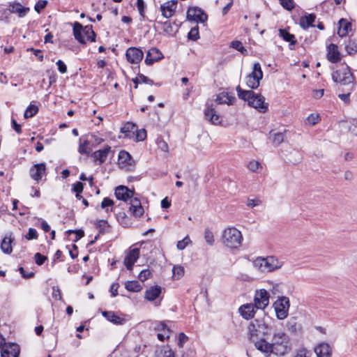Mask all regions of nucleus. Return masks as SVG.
Masks as SVG:
<instances>
[{
	"instance_id": "de8ad7c7",
	"label": "nucleus",
	"mask_w": 357,
	"mask_h": 357,
	"mask_svg": "<svg viewBox=\"0 0 357 357\" xmlns=\"http://www.w3.org/2000/svg\"><path fill=\"white\" fill-rule=\"evenodd\" d=\"M131 155L126 151H121L119 153V160L123 163H129Z\"/></svg>"
},
{
	"instance_id": "ea45409f",
	"label": "nucleus",
	"mask_w": 357,
	"mask_h": 357,
	"mask_svg": "<svg viewBox=\"0 0 357 357\" xmlns=\"http://www.w3.org/2000/svg\"><path fill=\"white\" fill-rule=\"evenodd\" d=\"M38 107L35 105H30L25 110L24 116L25 119L33 117L37 114Z\"/></svg>"
},
{
	"instance_id": "dca6fc26",
	"label": "nucleus",
	"mask_w": 357,
	"mask_h": 357,
	"mask_svg": "<svg viewBox=\"0 0 357 357\" xmlns=\"http://www.w3.org/2000/svg\"><path fill=\"white\" fill-rule=\"evenodd\" d=\"M176 0L168 1L165 3L162 4L160 6L162 15L165 18H169L172 17L176 10Z\"/></svg>"
},
{
	"instance_id": "a211bd4d",
	"label": "nucleus",
	"mask_w": 357,
	"mask_h": 357,
	"mask_svg": "<svg viewBox=\"0 0 357 357\" xmlns=\"http://www.w3.org/2000/svg\"><path fill=\"white\" fill-rule=\"evenodd\" d=\"M110 151L111 147L107 145L105 146L104 149L93 152L91 157L93 158L94 162L98 165H101L105 162Z\"/></svg>"
},
{
	"instance_id": "f704fd0d",
	"label": "nucleus",
	"mask_w": 357,
	"mask_h": 357,
	"mask_svg": "<svg viewBox=\"0 0 357 357\" xmlns=\"http://www.w3.org/2000/svg\"><path fill=\"white\" fill-rule=\"evenodd\" d=\"M185 271L182 266H174L172 268V278L174 280H179L184 275Z\"/></svg>"
},
{
	"instance_id": "a18cd8bd",
	"label": "nucleus",
	"mask_w": 357,
	"mask_h": 357,
	"mask_svg": "<svg viewBox=\"0 0 357 357\" xmlns=\"http://www.w3.org/2000/svg\"><path fill=\"white\" fill-rule=\"evenodd\" d=\"M281 6L287 10H291L295 7L294 0H279Z\"/></svg>"
},
{
	"instance_id": "423d86ee",
	"label": "nucleus",
	"mask_w": 357,
	"mask_h": 357,
	"mask_svg": "<svg viewBox=\"0 0 357 357\" xmlns=\"http://www.w3.org/2000/svg\"><path fill=\"white\" fill-rule=\"evenodd\" d=\"M270 332L269 326L262 321L257 319L252 321L248 327V334L250 341L255 342L258 339L264 338Z\"/></svg>"
},
{
	"instance_id": "412c9836",
	"label": "nucleus",
	"mask_w": 357,
	"mask_h": 357,
	"mask_svg": "<svg viewBox=\"0 0 357 357\" xmlns=\"http://www.w3.org/2000/svg\"><path fill=\"white\" fill-rule=\"evenodd\" d=\"M257 306L252 303H247L241 305L238 311L241 315L245 319H250L254 317Z\"/></svg>"
},
{
	"instance_id": "b1692460",
	"label": "nucleus",
	"mask_w": 357,
	"mask_h": 357,
	"mask_svg": "<svg viewBox=\"0 0 357 357\" xmlns=\"http://www.w3.org/2000/svg\"><path fill=\"white\" fill-rule=\"evenodd\" d=\"M102 314L107 320L114 324L123 325L126 322L125 319L119 317L113 311H103Z\"/></svg>"
},
{
	"instance_id": "0eeeda50",
	"label": "nucleus",
	"mask_w": 357,
	"mask_h": 357,
	"mask_svg": "<svg viewBox=\"0 0 357 357\" xmlns=\"http://www.w3.org/2000/svg\"><path fill=\"white\" fill-rule=\"evenodd\" d=\"M243 236L241 232L235 227L226 229L222 234L223 244L231 249L239 248L242 243Z\"/></svg>"
},
{
	"instance_id": "09e8293b",
	"label": "nucleus",
	"mask_w": 357,
	"mask_h": 357,
	"mask_svg": "<svg viewBox=\"0 0 357 357\" xmlns=\"http://www.w3.org/2000/svg\"><path fill=\"white\" fill-rule=\"evenodd\" d=\"M135 130H136V126L134 123H130V122H128L127 123H126L121 128V131L123 133H128V132H134L135 131Z\"/></svg>"
},
{
	"instance_id": "20e7f679",
	"label": "nucleus",
	"mask_w": 357,
	"mask_h": 357,
	"mask_svg": "<svg viewBox=\"0 0 357 357\" xmlns=\"http://www.w3.org/2000/svg\"><path fill=\"white\" fill-rule=\"evenodd\" d=\"M252 264L255 268L265 273L280 268L282 263L273 256H268L266 257H257L253 261Z\"/></svg>"
},
{
	"instance_id": "bf43d9fd",
	"label": "nucleus",
	"mask_w": 357,
	"mask_h": 357,
	"mask_svg": "<svg viewBox=\"0 0 357 357\" xmlns=\"http://www.w3.org/2000/svg\"><path fill=\"white\" fill-rule=\"evenodd\" d=\"M136 131V139L137 141H143L146 137V131L144 129H141Z\"/></svg>"
},
{
	"instance_id": "a19ab883",
	"label": "nucleus",
	"mask_w": 357,
	"mask_h": 357,
	"mask_svg": "<svg viewBox=\"0 0 357 357\" xmlns=\"http://www.w3.org/2000/svg\"><path fill=\"white\" fill-rule=\"evenodd\" d=\"M144 297L147 301H155L156 299V286H153L150 289L146 290Z\"/></svg>"
},
{
	"instance_id": "9b49d317",
	"label": "nucleus",
	"mask_w": 357,
	"mask_h": 357,
	"mask_svg": "<svg viewBox=\"0 0 357 357\" xmlns=\"http://www.w3.org/2000/svg\"><path fill=\"white\" fill-rule=\"evenodd\" d=\"M187 19L189 21L204 23L207 19L208 16L205 12L197 6L190 7L187 11Z\"/></svg>"
},
{
	"instance_id": "e2e57ef3",
	"label": "nucleus",
	"mask_w": 357,
	"mask_h": 357,
	"mask_svg": "<svg viewBox=\"0 0 357 357\" xmlns=\"http://www.w3.org/2000/svg\"><path fill=\"white\" fill-rule=\"evenodd\" d=\"M56 64L57 65L58 70L61 73H66L67 72V66L61 60L57 61Z\"/></svg>"
},
{
	"instance_id": "6ab92c4d",
	"label": "nucleus",
	"mask_w": 357,
	"mask_h": 357,
	"mask_svg": "<svg viewBox=\"0 0 357 357\" xmlns=\"http://www.w3.org/2000/svg\"><path fill=\"white\" fill-rule=\"evenodd\" d=\"M169 322V321H162L158 323V331L162 332L158 333V340L163 342L165 340L169 339L172 332L170 327L167 325Z\"/></svg>"
},
{
	"instance_id": "c756f323",
	"label": "nucleus",
	"mask_w": 357,
	"mask_h": 357,
	"mask_svg": "<svg viewBox=\"0 0 357 357\" xmlns=\"http://www.w3.org/2000/svg\"><path fill=\"white\" fill-rule=\"evenodd\" d=\"M13 241V238L10 236H5L1 243V249L2 252L5 254L9 255L13 251L12 243Z\"/></svg>"
},
{
	"instance_id": "79ce46f5",
	"label": "nucleus",
	"mask_w": 357,
	"mask_h": 357,
	"mask_svg": "<svg viewBox=\"0 0 357 357\" xmlns=\"http://www.w3.org/2000/svg\"><path fill=\"white\" fill-rule=\"evenodd\" d=\"M114 205V202L112 199H111L109 197H105L103 199L102 202H101V208L102 209H105L107 213L109 211H112V208L110 209L109 207H111Z\"/></svg>"
},
{
	"instance_id": "4be33fe9",
	"label": "nucleus",
	"mask_w": 357,
	"mask_h": 357,
	"mask_svg": "<svg viewBox=\"0 0 357 357\" xmlns=\"http://www.w3.org/2000/svg\"><path fill=\"white\" fill-rule=\"evenodd\" d=\"M139 250L134 248L131 250L126 256L124 259V264L128 270H132V266L139 258Z\"/></svg>"
},
{
	"instance_id": "4d7b16f0",
	"label": "nucleus",
	"mask_w": 357,
	"mask_h": 357,
	"mask_svg": "<svg viewBox=\"0 0 357 357\" xmlns=\"http://www.w3.org/2000/svg\"><path fill=\"white\" fill-rule=\"evenodd\" d=\"M47 4V1L46 0L38 1L34 6L35 10L38 13H40L43 9L45 8Z\"/></svg>"
},
{
	"instance_id": "f3484780",
	"label": "nucleus",
	"mask_w": 357,
	"mask_h": 357,
	"mask_svg": "<svg viewBox=\"0 0 357 357\" xmlns=\"http://www.w3.org/2000/svg\"><path fill=\"white\" fill-rule=\"evenodd\" d=\"M327 59L333 63H335L341 60V54L338 50V47L335 44L331 43L327 46Z\"/></svg>"
},
{
	"instance_id": "37998d69",
	"label": "nucleus",
	"mask_w": 357,
	"mask_h": 357,
	"mask_svg": "<svg viewBox=\"0 0 357 357\" xmlns=\"http://www.w3.org/2000/svg\"><path fill=\"white\" fill-rule=\"evenodd\" d=\"M189 40L196 41L199 38L198 26L192 27L188 34Z\"/></svg>"
},
{
	"instance_id": "c9c22d12",
	"label": "nucleus",
	"mask_w": 357,
	"mask_h": 357,
	"mask_svg": "<svg viewBox=\"0 0 357 357\" xmlns=\"http://www.w3.org/2000/svg\"><path fill=\"white\" fill-rule=\"evenodd\" d=\"M287 132V130H284L283 132H274L272 134V131L270 132V135H273V143L275 145H279L282 142H283L284 139V135Z\"/></svg>"
},
{
	"instance_id": "aec40b11",
	"label": "nucleus",
	"mask_w": 357,
	"mask_h": 357,
	"mask_svg": "<svg viewBox=\"0 0 357 357\" xmlns=\"http://www.w3.org/2000/svg\"><path fill=\"white\" fill-rule=\"evenodd\" d=\"M134 195V192L123 185L118 186L115 190V196L118 199L128 202Z\"/></svg>"
},
{
	"instance_id": "f257e3e1",
	"label": "nucleus",
	"mask_w": 357,
	"mask_h": 357,
	"mask_svg": "<svg viewBox=\"0 0 357 357\" xmlns=\"http://www.w3.org/2000/svg\"><path fill=\"white\" fill-rule=\"evenodd\" d=\"M333 82L347 87V91H352L356 86L355 77L351 69L346 63H341L336 66L332 73Z\"/></svg>"
},
{
	"instance_id": "13d9d810",
	"label": "nucleus",
	"mask_w": 357,
	"mask_h": 357,
	"mask_svg": "<svg viewBox=\"0 0 357 357\" xmlns=\"http://www.w3.org/2000/svg\"><path fill=\"white\" fill-rule=\"evenodd\" d=\"M261 167V164L258 161H250L248 165V168L253 172H255Z\"/></svg>"
},
{
	"instance_id": "69168bd1",
	"label": "nucleus",
	"mask_w": 357,
	"mask_h": 357,
	"mask_svg": "<svg viewBox=\"0 0 357 357\" xmlns=\"http://www.w3.org/2000/svg\"><path fill=\"white\" fill-rule=\"evenodd\" d=\"M52 297L55 300H61V291L57 287H53V288H52Z\"/></svg>"
},
{
	"instance_id": "c03bdc74",
	"label": "nucleus",
	"mask_w": 357,
	"mask_h": 357,
	"mask_svg": "<svg viewBox=\"0 0 357 357\" xmlns=\"http://www.w3.org/2000/svg\"><path fill=\"white\" fill-rule=\"evenodd\" d=\"M192 243L190 237L188 236H186L183 239L178 241L176 244V248L179 250H184L187 245L190 244Z\"/></svg>"
},
{
	"instance_id": "6e6552de",
	"label": "nucleus",
	"mask_w": 357,
	"mask_h": 357,
	"mask_svg": "<svg viewBox=\"0 0 357 357\" xmlns=\"http://www.w3.org/2000/svg\"><path fill=\"white\" fill-rule=\"evenodd\" d=\"M271 346L274 354L280 356H284L290 349L288 336L284 332L274 333Z\"/></svg>"
},
{
	"instance_id": "39448f33",
	"label": "nucleus",
	"mask_w": 357,
	"mask_h": 357,
	"mask_svg": "<svg viewBox=\"0 0 357 357\" xmlns=\"http://www.w3.org/2000/svg\"><path fill=\"white\" fill-rule=\"evenodd\" d=\"M73 34L75 38L82 44H86L87 41L93 42L96 40V33L92 29V26H83L77 22L74 23Z\"/></svg>"
},
{
	"instance_id": "9d476101",
	"label": "nucleus",
	"mask_w": 357,
	"mask_h": 357,
	"mask_svg": "<svg viewBox=\"0 0 357 357\" xmlns=\"http://www.w3.org/2000/svg\"><path fill=\"white\" fill-rule=\"evenodd\" d=\"M276 317L278 319H284L288 315L289 300L286 296L279 298L273 304Z\"/></svg>"
},
{
	"instance_id": "680f3d73",
	"label": "nucleus",
	"mask_w": 357,
	"mask_h": 357,
	"mask_svg": "<svg viewBox=\"0 0 357 357\" xmlns=\"http://www.w3.org/2000/svg\"><path fill=\"white\" fill-rule=\"evenodd\" d=\"M130 211L136 217H139L144 213V208L142 206L130 208Z\"/></svg>"
},
{
	"instance_id": "5fc2aeb1",
	"label": "nucleus",
	"mask_w": 357,
	"mask_h": 357,
	"mask_svg": "<svg viewBox=\"0 0 357 357\" xmlns=\"http://www.w3.org/2000/svg\"><path fill=\"white\" fill-rule=\"evenodd\" d=\"M34 259L36 264L40 266L44 264V262L47 260V257L39 252H37L34 255Z\"/></svg>"
},
{
	"instance_id": "774afa93",
	"label": "nucleus",
	"mask_w": 357,
	"mask_h": 357,
	"mask_svg": "<svg viewBox=\"0 0 357 357\" xmlns=\"http://www.w3.org/2000/svg\"><path fill=\"white\" fill-rule=\"evenodd\" d=\"M351 91H347V93H341L338 95V97L340 100H342L344 102L348 103L350 101V94Z\"/></svg>"
},
{
	"instance_id": "473e14b6",
	"label": "nucleus",
	"mask_w": 357,
	"mask_h": 357,
	"mask_svg": "<svg viewBox=\"0 0 357 357\" xmlns=\"http://www.w3.org/2000/svg\"><path fill=\"white\" fill-rule=\"evenodd\" d=\"M91 144V142L88 139H85L83 141V142L80 143L79 146V148H78V151L79 153H80L81 154H89L91 151H92V148L89 146V145Z\"/></svg>"
},
{
	"instance_id": "49530a36",
	"label": "nucleus",
	"mask_w": 357,
	"mask_h": 357,
	"mask_svg": "<svg viewBox=\"0 0 357 357\" xmlns=\"http://www.w3.org/2000/svg\"><path fill=\"white\" fill-rule=\"evenodd\" d=\"M320 120V116L317 114H311L306 119V123L314 126L317 124Z\"/></svg>"
},
{
	"instance_id": "a878e982",
	"label": "nucleus",
	"mask_w": 357,
	"mask_h": 357,
	"mask_svg": "<svg viewBox=\"0 0 357 357\" xmlns=\"http://www.w3.org/2000/svg\"><path fill=\"white\" fill-rule=\"evenodd\" d=\"M316 20L315 14L311 13L302 16L300 18L299 24L303 29H307L309 27H313V23Z\"/></svg>"
},
{
	"instance_id": "72a5a7b5",
	"label": "nucleus",
	"mask_w": 357,
	"mask_h": 357,
	"mask_svg": "<svg viewBox=\"0 0 357 357\" xmlns=\"http://www.w3.org/2000/svg\"><path fill=\"white\" fill-rule=\"evenodd\" d=\"M155 61H156V47H152L147 52L145 62L148 65H151Z\"/></svg>"
},
{
	"instance_id": "2f4dec72",
	"label": "nucleus",
	"mask_w": 357,
	"mask_h": 357,
	"mask_svg": "<svg viewBox=\"0 0 357 357\" xmlns=\"http://www.w3.org/2000/svg\"><path fill=\"white\" fill-rule=\"evenodd\" d=\"M345 50L349 54H355L357 52V40L354 38H349L345 45Z\"/></svg>"
},
{
	"instance_id": "4c0bfd02",
	"label": "nucleus",
	"mask_w": 357,
	"mask_h": 357,
	"mask_svg": "<svg viewBox=\"0 0 357 357\" xmlns=\"http://www.w3.org/2000/svg\"><path fill=\"white\" fill-rule=\"evenodd\" d=\"M230 47L236 50L243 55L248 54V50L244 47L243 43L239 40H233L230 43Z\"/></svg>"
},
{
	"instance_id": "1a4fd4ad",
	"label": "nucleus",
	"mask_w": 357,
	"mask_h": 357,
	"mask_svg": "<svg viewBox=\"0 0 357 357\" xmlns=\"http://www.w3.org/2000/svg\"><path fill=\"white\" fill-rule=\"evenodd\" d=\"M262 77L263 72L261 66L259 63H255L252 73L246 77V84L250 89H257L259 86V82Z\"/></svg>"
},
{
	"instance_id": "2eb2a0df",
	"label": "nucleus",
	"mask_w": 357,
	"mask_h": 357,
	"mask_svg": "<svg viewBox=\"0 0 357 357\" xmlns=\"http://www.w3.org/2000/svg\"><path fill=\"white\" fill-rule=\"evenodd\" d=\"M127 60L132 63H138L143 58V52L137 47H129L126 53Z\"/></svg>"
},
{
	"instance_id": "4468645a",
	"label": "nucleus",
	"mask_w": 357,
	"mask_h": 357,
	"mask_svg": "<svg viewBox=\"0 0 357 357\" xmlns=\"http://www.w3.org/2000/svg\"><path fill=\"white\" fill-rule=\"evenodd\" d=\"M20 347L15 343H5L1 351V357H18Z\"/></svg>"
},
{
	"instance_id": "603ef678",
	"label": "nucleus",
	"mask_w": 357,
	"mask_h": 357,
	"mask_svg": "<svg viewBox=\"0 0 357 357\" xmlns=\"http://www.w3.org/2000/svg\"><path fill=\"white\" fill-rule=\"evenodd\" d=\"M38 237L37 231L33 228H29L28 233L25 235L26 239L30 241L37 239Z\"/></svg>"
},
{
	"instance_id": "ddd939ff",
	"label": "nucleus",
	"mask_w": 357,
	"mask_h": 357,
	"mask_svg": "<svg viewBox=\"0 0 357 357\" xmlns=\"http://www.w3.org/2000/svg\"><path fill=\"white\" fill-rule=\"evenodd\" d=\"M254 301L257 309H264L269 303L268 292L266 289H260L257 291Z\"/></svg>"
},
{
	"instance_id": "6e6d98bb",
	"label": "nucleus",
	"mask_w": 357,
	"mask_h": 357,
	"mask_svg": "<svg viewBox=\"0 0 357 357\" xmlns=\"http://www.w3.org/2000/svg\"><path fill=\"white\" fill-rule=\"evenodd\" d=\"M311 352L306 349H301L296 351L293 357H310Z\"/></svg>"
},
{
	"instance_id": "3c124183",
	"label": "nucleus",
	"mask_w": 357,
	"mask_h": 357,
	"mask_svg": "<svg viewBox=\"0 0 357 357\" xmlns=\"http://www.w3.org/2000/svg\"><path fill=\"white\" fill-rule=\"evenodd\" d=\"M158 148L165 153V158H167L169 151V146L167 143L165 142L163 139H159L158 138Z\"/></svg>"
},
{
	"instance_id": "052dcab7",
	"label": "nucleus",
	"mask_w": 357,
	"mask_h": 357,
	"mask_svg": "<svg viewBox=\"0 0 357 357\" xmlns=\"http://www.w3.org/2000/svg\"><path fill=\"white\" fill-rule=\"evenodd\" d=\"M151 271L148 269H146V270H143V271H140L138 277L140 280L144 281V280H147L151 276Z\"/></svg>"
},
{
	"instance_id": "f03ea898",
	"label": "nucleus",
	"mask_w": 357,
	"mask_h": 357,
	"mask_svg": "<svg viewBox=\"0 0 357 357\" xmlns=\"http://www.w3.org/2000/svg\"><path fill=\"white\" fill-rule=\"evenodd\" d=\"M238 97L246 102L249 106L265 113L268 109V103L265 102V98L259 93H255L252 90H244L240 86L236 87Z\"/></svg>"
},
{
	"instance_id": "cd10ccee",
	"label": "nucleus",
	"mask_w": 357,
	"mask_h": 357,
	"mask_svg": "<svg viewBox=\"0 0 357 357\" xmlns=\"http://www.w3.org/2000/svg\"><path fill=\"white\" fill-rule=\"evenodd\" d=\"M280 36L283 38L287 42H289V49L293 50V45L296 43V40L295 36L294 34L290 33L287 29H280L279 30Z\"/></svg>"
},
{
	"instance_id": "393cba45",
	"label": "nucleus",
	"mask_w": 357,
	"mask_h": 357,
	"mask_svg": "<svg viewBox=\"0 0 357 357\" xmlns=\"http://www.w3.org/2000/svg\"><path fill=\"white\" fill-rule=\"evenodd\" d=\"M317 357H331V348L327 343H321L314 348Z\"/></svg>"
},
{
	"instance_id": "0e129e2a",
	"label": "nucleus",
	"mask_w": 357,
	"mask_h": 357,
	"mask_svg": "<svg viewBox=\"0 0 357 357\" xmlns=\"http://www.w3.org/2000/svg\"><path fill=\"white\" fill-rule=\"evenodd\" d=\"M92 145H99L103 142V139L95 135H91V139L89 140Z\"/></svg>"
},
{
	"instance_id": "338daca9",
	"label": "nucleus",
	"mask_w": 357,
	"mask_h": 357,
	"mask_svg": "<svg viewBox=\"0 0 357 357\" xmlns=\"http://www.w3.org/2000/svg\"><path fill=\"white\" fill-rule=\"evenodd\" d=\"M27 51H31L33 53V54L38 57L40 61L43 60V55L42 54V51L40 50H37L34 48H29Z\"/></svg>"
},
{
	"instance_id": "5701e85b",
	"label": "nucleus",
	"mask_w": 357,
	"mask_h": 357,
	"mask_svg": "<svg viewBox=\"0 0 357 357\" xmlns=\"http://www.w3.org/2000/svg\"><path fill=\"white\" fill-rule=\"evenodd\" d=\"M253 342L255 343V347L265 355L269 356L271 354H273L271 343L268 342L264 338H261Z\"/></svg>"
},
{
	"instance_id": "7c9ffc66",
	"label": "nucleus",
	"mask_w": 357,
	"mask_h": 357,
	"mask_svg": "<svg viewBox=\"0 0 357 357\" xmlns=\"http://www.w3.org/2000/svg\"><path fill=\"white\" fill-rule=\"evenodd\" d=\"M125 288L131 292H139L142 290V287L138 281H128L125 283Z\"/></svg>"
},
{
	"instance_id": "f8f14e48",
	"label": "nucleus",
	"mask_w": 357,
	"mask_h": 357,
	"mask_svg": "<svg viewBox=\"0 0 357 357\" xmlns=\"http://www.w3.org/2000/svg\"><path fill=\"white\" fill-rule=\"evenodd\" d=\"M29 176L34 181L39 182L46 176V165L45 162L33 165L29 169Z\"/></svg>"
},
{
	"instance_id": "7ed1b4c3",
	"label": "nucleus",
	"mask_w": 357,
	"mask_h": 357,
	"mask_svg": "<svg viewBox=\"0 0 357 357\" xmlns=\"http://www.w3.org/2000/svg\"><path fill=\"white\" fill-rule=\"evenodd\" d=\"M226 96L223 94H219L217 96L215 100V104L212 102H206L205 105L206 108L204 112L205 119L213 125L217 126L220 124L222 118L219 114H218L215 107L217 105L226 103Z\"/></svg>"
},
{
	"instance_id": "c85d7f7f",
	"label": "nucleus",
	"mask_w": 357,
	"mask_h": 357,
	"mask_svg": "<svg viewBox=\"0 0 357 357\" xmlns=\"http://www.w3.org/2000/svg\"><path fill=\"white\" fill-rule=\"evenodd\" d=\"M163 33L168 35H174L178 30V26L176 24H172L170 21H166L162 24Z\"/></svg>"
},
{
	"instance_id": "bb28decb",
	"label": "nucleus",
	"mask_w": 357,
	"mask_h": 357,
	"mask_svg": "<svg viewBox=\"0 0 357 357\" xmlns=\"http://www.w3.org/2000/svg\"><path fill=\"white\" fill-rule=\"evenodd\" d=\"M351 30V24L346 19L342 18L339 20V28L337 34L340 37L346 36Z\"/></svg>"
},
{
	"instance_id": "58836bf2",
	"label": "nucleus",
	"mask_w": 357,
	"mask_h": 357,
	"mask_svg": "<svg viewBox=\"0 0 357 357\" xmlns=\"http://www.w3.org/2000/svg\"><path fill=\"white\" fill-rule=\"evenodd\" d=\"M84 184L80 181H77L73 184L72 191L75 192V197L80 199L82 197L81 193L83 191Z\"/></svg>"
},
{
	"instance_id": "864d4df0",
	"label": "nucleus",
	"mask_w": 357,
	"mask_h": 357,
	"mask_svg": "<svg viewBox=\"0 0 357 357\" xmlns=\"http://www.w3.org/2000/svg\"><path fill=\"white\" fill-rule=\"evenodd\" d=\"M188 340V337L184 333H180L178 336V346L183 348L184 344Z\"/></svg>"
},
{
	"instance_id": "e433bc0d",
	"label": "nucleus",
	"mask_w": 357,
	"mask_h": 357,
	"mask_svg": "<svg viewBox=\"0 0 357 357\" xmlns=\"http://www.w3.org/2000/svg\"><path fill=\"white\" fill-rule=\"evenodd\" d=\"M132 81H133L134 84H135V88H137L138 84H141V83H146V84H149L151 85L153 84V80H151L149 77H147L142 74L138 75L137 77L132 79Z\"/></svg>"
},
{
	"instance_id": "8fccbe9b",
	"label": "nucleus",
	"mask_w": 357,
	"mask_h": 357,
	"mask_svg": "<svg viewBox=\"0 0 357 357\" xmlns=\"http://www.w3.org/2000/svg\"><path fill=\"white\" fill-rule=\"evenodd\" d=\"M204 238L206 242L209 245H213L214 243V236L212 233L208 229H206L204 231Z\"/></svg>"
}]
</instances>
